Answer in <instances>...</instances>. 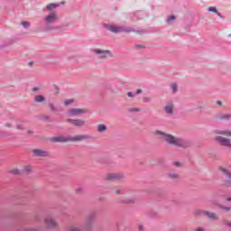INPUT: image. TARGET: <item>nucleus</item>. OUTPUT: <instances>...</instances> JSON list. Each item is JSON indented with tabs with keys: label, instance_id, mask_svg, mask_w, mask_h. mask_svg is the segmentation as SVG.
<instances>
[{
	"label": "nucleus",
	"instance_id": "c85d7f7f",
	"mask_svg": "<svg viewBox=\"0 0 231 231\" xmlns=\"http://www.w3.org/2000/svg\"><path fill=\"white\" fill-rule=\"evenodd\" d=\"M171 89L173 93H176V91H178V85L176 83H173L171 85Z\"/></svg>",
	"mask_w": 231,
	"mask_h": 231
},
{
	"label": "nucleus",
	"instance_id": "b1692460",
	"mask_svg": "<svg viewBox=\"0 0 231 231\" xmlns=\"http://www.w3.org/2000/svg\"><path fill=\"white\" fill-rule=\"evenodd\" d=\"M168 176L171 178V180H178V178H180L178 173H169Z\"/></svg>",
	"mask_w": 231,
	"mask_h": 231
},
{
	"label": "nucleus",
	"instance_id": "6e6552de",
	"mask_svg": "<svg viewBox=\"0 0 231 231\" xmlns=\"http://www.w3.org/2000/svg\"><path fill=\"white\" fill-rule=\"evenodd\" d=\"M95 221V215H88L86 218L84 230L89 231L93 227V223Z\"/></svg>",
	"mask_w": 231,
	"mask_h": 231
},
{
	"label": "nucleus",
	"instance_id": "423d86ee",
	"mask_svg": "<svg viewBox=\"0 0 231 231\" xmlns=\"http://www.w3.org/2000/svg\"><path fill=\"white\" fill-rule=\"evenodd\" d=\"M224 176L227 178V180L223 181L224 187H231V171L226 168L220 167L218 169Z\"/></svg>",
	"mask_w": 231,
	"mask_h": 231
},
{
	"label": "nucleus",
	"instance_id": "79ce46f5",
	"mask_svg": "<svg viewBox=\"0 0 231 231\" xmlns=\"http://www.w3.org/2000/svg\"><path fill=\"white\" fill-rule=\"evenodd\" d=\"M5 125V127H12V124H10V123H6Z\"/></svg>",
	"mask_w": 231,
	"mask_h": 231
},
{
	"label": "nucleus",
	"instance_id": "c756f323",
	"mask_svg": "<svg viewBox=\"0 0 231 231\" xmlns=\"http://www.w3.org/2000/svg\"><path fill=\"white\" fill-rule=\"evenodd\" d=\"M129 113H140L139 108H128Z\"/></svg>",
	"mask_w": 231,
	"mask_h": 231
},
{
	"label": "nucleus",
	"instance_id": "864d4df0",
	"mask_svg": "<svg viewBox=\"0 0 231 231\" xmlns=\"http://www.w3.org/2000/svg\"><path fill=\"white\" fill-rule=\"evenodd\" d=\"M1 134H6V133H5V132H2V133H1Z\"/></svg>",
	"mask_w": 231,
	"mask_h": 231
},
{
	"label": "nucleus",
	"instance_id": "5fc2aeb1",
	"mask_svg": "<svg viewBox=\"0 0 231 231\" xmlns=\"http://www.w3.org/2000/svg\"><path fill=\"white\" fill-rule=\"evenodd\" d=\"M217 195H213V198H217Z\"/></svg>",
	"mask_w": 231,
	"mask_h": 231
},
{
	"label": "nucleus",
	"instance_id": "49530a36",
	"mask_svg": "<svg viewBox=\"0 0 231 231\" xmlns=\"http://www.w3.org/2000/svg\"><path fill=\"white\" fill-rule=\"evenodd\" d=\"M217 15L218 17L223 18V16L221 15V13L217 12Z\"/></svg>",
	"mask_w": 231,
	"mask_h": 231
},
{
	"label": "nucleus",
	"instance_id": "8fccbe9b",
	"mask_svg": "<svg viewBox=\"0 0 231 231\" xmlns=\"http://www.w3.org/2000/svg\"><path fill=\"white\" fill-rule=\"evenodd\" d=\"M54 87L56 88V90H57L56 95H59V87H57V86H54Z\"/></svg>",
	"mask_w": 231,
	"mask_h": 231
},
{
	"label": "nucleus",
	"instance_id": "dca6fc26",
	"mask_svg": "<svg viewBox=\"0 0 231 231\" xmlns=\"http://www.w3.org/2000/svg\"><path fill=\"white\" fill-rule=\"evenodd\" d=\"M216 134H220L222 136H226L227 138L231 137V131L230 130H216Z\"/></svg>",
	"mask_w": 231,
	"mask_h": 231
},
{
	"label": "nucleus",
	"instance_id": "7ed1b4c3",
	"mask_svg": "<svg viewBox=\"0 0 231 231\" xmlns=\"http://www.w3.org/2000/svg\"><path fill=\"white\" fill-rule=\"evenodd\" d=\"M195 216H204L209 221H219V215L214 211L210 210H203V209H196L194 211Z\"/></svg>",
	"mask_w": 231,
	"mask_h": 231
},
{
	"label": "nucleus",
	"instance_id": "0eeeda50",
	"mask_svg": "<svg viewBox=\"0 0 231 231\" xmlns=\"http://www.w3.org/2000/svg\"><path fill=\"white\" fill-rule=\"evenodd\" d=\"M125 176L124 173L116 172V173H108L106 175V180L108 181H120L121 180H124Z\"/></svg>",
	"mask_w": 231,
	"mask_h": 231
},
{
	"label": "nucleus",
	"instance_id": "cd10ccee",
	"mask_svg": "<svg viewBox=\"0 0 231 231\" xmlns=\"http://www.w3.org/2000/svg\"><path fill=\"white\" fill-rule=\"evenodd\" d=\"M83 229L81 227L79 226H72L69 228V231H82Z\"/></svg>",
	"mask_w": 231,
	"mask_h": 231
},
{
	"label": "nucleus",
	"instance_id": "58836bf2",
	"mask_svg": "<svg viewBox=\"0 0 231 231\" xmlns=\"http://www.w3.org/2000/svg\"><path fill=\"white\" fill-rule=\"evenodd\" d=\"M142 93V89L141 88H138L137 90H136V94L135 95H140Z\"/></svg>",
	"mask_w": 231,
	"mask_h": 231
},
{
	"label": "nucleus",
	"instance_id": "e433bc0d",
	"mask_svg": "<svg viewBox=\"0 0 231 231\" xmlns=\"http://www.w3.org/2000/svg\"><path fill=\"white\" fill-rule=\"evenodd\" d=\"M173 165H174L175 167H180V162H173Z\"/></svg>",
	"mask_w": 231,
	"mask_h": 231
},
{
	"label": "nucleus",
	"instance_id": "f8f14e48",
	"mask_svg": "<svg viewBox=\"0 0 231 231\" xmlns=\"http://www.w3.org/2000/svg\"><path fill=\"white\" fill-rule=\"evenodd\" d=\"M45 224L47 225V227H49V228H56V226H59L57 221H55V219H53L51 217H47L45 219Z\"/></svg>",
	"mask_w": 231,
	"mask_h": 231
},
{
	"label": "nucleus",
	"instance_id": "7c9ffc66",
	"mask_svg": "<svg viewBox=\"0 0 231 231\" xmlns=\"http://www.w3.org/2000/svg\"><path fill=\"white\" fill-rule=\"evenodd\" d=\"M10 172L11 174H14L15 176L21 174V171L17 169L12 170Z\"/></svg>",
	"mask_w": 231,
	"mask_h": 231
},
{
	"label": "nucleus",
	"instance_id": "6ab92c4d",
	"mask_svg": "<svg viewBox=\"0 0 231 231\" xmlns=\"http://www.w3.org/2000/svg\"><path fill=\"white\" fill-rule=\"evenodd\" d=\"M107 131V126L106 125H97V133H106Z\"/></svg>",
	"mask_w": 231,
	"mask_h": 231
},
{
	"label": "nucleus",
	"instance_id": "aec40b11",
	"mask_svg": "<svg viewBox=\"0 0 231 231\" xmlns=\"http://www.w3.org/2000/svg\"><path fill=\"white\" fill-rule=\"evenodd\" d=\"M49 107L52 113H59V108L55 106V104H53V102L49 103Z\"/></svg>",
	"mask_w": 231,
	"mask_h": 231
},
{
	"label": "nucleus",
	"instance_id": "a211bd4d",
	"mask_svg": "<svg viewBox=\"0 0 231 231\" xmlns=\"http://www.w3.org/2000/svg\"><path fill=\"white\" fill-rule=\"evenodd\" d=\"M120 203H125V205H133V204L136 203V199H126L120 200Z\"/></svg>",
	"mask_w": 231,
	"mask_h": 231
},
{
	"label": "nucleus",
	"instance_id": "4be33fe9",
	"mask_svg": "<svg viewBox=\"0 0 231 231\" xmlns=\"http://www.w3.org/2000/svg\"><path fill=\"white\" fill-rule=\"evenodd\" d=\"M60 6V4H50L47 5V10L51 11L55 10V8Z\"/></svg>",
	"mask_w": 231,
	"mask_h": 231
},
{
	"label": "nucleus",
	"instance_id": "37998d69",
	"mask_svg": "<svg viewBox=\"0 0 231 231\" xmlns=\"http://www.w3.org/2000/svg\"><path fill=\"white\" fill-rule=\"evenodd\" d=\"M27 134H33V130H28V131H27Z\"/></svg>",
	"mask_w": 231,
	"mask_h": 231
},
{
	"label": "nucleus",
	"instance_id": "a878e982",
	"mask_svg": "<svg viewBox=\"0 0 231 231\" xmlns=\"http://www.w3.org/2000/svg\"><path fill=\"white\" fill-rule=\"evenodd\" d=\"M75 102V99H67L64 101V106H69L70 104H73Z\"/></svg>",
	"mask_w": 231,
	"mask_h": 231
},
{
	"label": "nucleus",
	"instance_id": "1a4fd4ad",
	"mask_svg": "<svg viewBox=\"0 0 231 231\" xmlns=\"http://www.w3.org/2000/svg\"><path fill=\"white\" fill-rule=\"evenodd\" d=\"M68 113L71 116H79V115H84V114L88 113V111L86 109H83V108H70L68 111Z\"/></svg>",
	"mask_w": 231,
	"mask_h": 231
},
{
	"label": "nucleus",
	"instance_id": "f3484780",
	"mask_svg": "<svg viewBox=\"0 0 231 231\" xmlns=\"http://www.w3.org/2000/svg\"><path fill=\"white\" fill-rule=\"evenodd\" d=\"M217 120L228 121L231 118V115H218L216 116Z\"/></svg>",
	"mask_w": 231,
	"mask_h": 231
},
{
	"label": "nucleus",
	"instance_id": "09e8293b",
	"mask_svg": "<svg viewBox=\"0 0 231 231\" xmlns=\"http://www.w3.org/2000/svg\"><path fill=\"white\" fill-rule=\"evenodd\" d=\"M16 129H23V127L21 126V125H17Z\"/></svg>",
	"mask_w": 231,
	"mask_h": 231
},
{
	"label": "nucleus",
	"instance_id": "2eb2a0df",
	"mask_svg": "<svg viewBox=\"0 0 231 231\" xmlns=\"http://www.w3.org/2000/svg\"><path fill=\"white\" fill-rule=\"evenodd\" d=\"M164 111L167 115H172L174 113V104L172 103H168L164 106Z\"/></svg>",
	"mask_w": 231,
	"mask_h": 231
},
{
	"label": "nucleus",
	"instance_id": "39448f33",
	"mask_svg": "<svg viewBox=\"0 0 231 231\" xmlns=\"http://www.w3.org/2000/svg\"><path fill=\"white\" fill-rule=\"evenodd\" d=\"M215 141L218 143L222 147H226L227 149H231V139L223 137L221 135H217Z\"/></svg>",
	"mask_w": 231,
	"mask_h": 231
},
{
	"label": "nucleus",
	"instance_id": "c9c22d12",
	"mask_svg": "<svg viewBox=\"0 0 231 231\" xmlns=\"http://www.w3.org/2000/svg\"><path fill=\"white\" fill-rule=\"evenodd\" d=\"M24 171H25L26 172H30V171H32V166H26V167L24 168Z\"/></svg>",
	"mask_w": 231,
	"mask_h": 231
},
{
	"label": "nucleus",
	"instance_id": "a18cd8bd",
	"mask_svg": "<svg viewBox=\"0 0 231 231\" xmlns=\"http://www.w3.org/2000/svg\"><path fill=\"white\" fill-rule=\"evenodd\" d=\"M217 106H223V103L221 101H217Z\"/></svg>",
	"mask_w": 231,
	"mask_h": 231
},
{
	"label": "nucleus",
	"instance_id": "a19ab883",
	"mask_svg": "<svg viewBox=\"0 0 231 231\" xmlns=\"http://www.w3.org/2000/svg\"><path fill=\"white\" fill-rule=\"evenodd\" d=\"M150 101H151V99H149L148 97L143 98V102H150Z\"/></svg>",
	"mask_w": 231,
	"mask_h": 231
},
{
	"label": "nucleus",
	"instance_id": "72a5a7b5",
	"mask_svg": "<svg viewBox=\"0 0 231 231\" xmlns=\"http://www.w3.org/2000/svg\"><path fill=\"white\" fill-rule=\"evenodd\" d=\"M127 96L130 97V98H134V93H133V92H128L127 93Z\"/></svg>",
	"mask_w": 231,
	"mask_h": 231
},
{
	"label": "nucleus",
	"instance_id": "412c9836",
	"mask_svg": "<svg viewBox=\"0 0 231 231\" xmlns=\"http://www.w3.org/2000/svg\"><path fill=\"white\" fill-rule=\"evenodd\" d=\"M45 100H46V98L43 96H41V95H37L34 97V102H37V103L44 102Z\"/></svg>",
	"mask_w": 231,
	"mask_h": 231
},
{
	"label": "nucleus",
	"instance_id": "2f4dec72",
	"mask_svg": "<svg viewBox=\"0 0 231 231\" xmlns=\"http://www.w3.org/2000/svg\"><path fill=\"white\" fill-rule=\"evenodd\" d=\"M208 11L212 12L213 14H217V9L216 7H209Z\"/></svg>",
	"mask_w": 231,
	"mask_h": 231
},
{
	"label": "nucleus",
	"instance_id": "393cba45",
	"mask_svg": "<svg viewBox=\"0 0 231 231\" xmlns=\"http://www.w3.org/2000/svg\"><path fill=\"white\" fill-rule=\"evenodd\" d=\"M115 194H116L117 196L124 194V188H116L115 190Z\"/></svg>",
	"mask_w": 231,
	"mask_h": 231
},
{
	"label": "nucleus",
	"instance_id": "20e7f679",
	"mask_svg": "<svg viewBox=\"0 0 231 231\" xmlns=\"http://www.w3.org/2000/svg\"><path fill=\"white\" fill-rule=\"evenodd\" d=\"M105 27L106 28V30H108L109 32H112V33H131L132 32H136L134 29L132 28H124L122 26H118V25H109V24H106Z\"/></svg>",
	"mask_w": 231,
	"mask_h": 231
},
{
	"label": "nucleus",
	"instance_id": "f03ea898",
	"mask_svg": "<svg viewBox=\"0 0 231 231\" xmlns=\"http://www.w3.org/2000/svg\"><path fill=\"white\" fill-rule=\"evenodd\" d=\"M81 140H89V135H76L71 136H55L51 138V142L54 143H66V142H81Z\"/></svg>",
	"mask_w": 231,
	"mask_h": 231
},
{
	"label": "nucleus",
	"instance_id": "3c124183",
	"mask_svg": "<svg viewBox=\"0 0 231 231\" xmlns=\"http://www.w3.org/2000/svg\"><path fill=\"white\" fill-rule=\"evenodd\" d=\"M139 230L140 231L143 230V226H139Z\"/></svg>",
	"mask_w": 231,
	"mask_h": 231
},
{
	"label": "nucleus",
	"instance_id": "603ef678",
	"mask_svg": "<svg viewBox=\"0 0 231 231\" xmlns=\"http://www.w3.org/2000/svg\"><path fill=\"white\" fill-rule=\"evenodd\" d=\"M29 64H30V66H32V64H33V62H32V61H31V62H29Z\"/></svg>",
	"mask_w": 231,
	"mask_h": 231
},
{
	"label": "nucleus",
	"instance_id": "ddd939ff",
	"mask_svg": "<svg viewBox=\"0 0 231 231\" xmlns=\"http://www.w3.org/2000/svg\"><path fill=\"white\" fill-rule=\"evenodd\" d=\"M57 21V14L51 13L45 19L46 24H51V23H55Z\"/></svg>",
	"mask_w": 231,
	"mask_h": 231
},
{
	"label": "nucleus",
	"instance_id": "bb28decb",
	"mask_svg": "<svg viewBox=\"0 0 231 231\" xmlns=\"http://www.w3.org/2000/svg\"><path fill=\"white\" fill-rule=\"evenodd\" d=\"M22 26H23V28H30V22L28 21L22 22Z\"/></svg>",
	"mask_w": 231,
	"mask_h": 231
},
{
	"label": "nucleus",
	"instance_id": "de8ad7c7",
	"mask_svg": "<svg viewBox=\"0 0 231 231\" xmlns=\"http://www.w3.org/2000/svg\"><path fill=\"white\" fill-rule=\"evenodd\" d=\"M32 91H39V88H37V87L33 88Z\"/></svg>",
	"mask_w": 231,
	"mask_h": 231
},
{
	"label": "nucleus",
	"instance_id": "9d476101",
	"mask_svg": "<svg viewBox=\"0 0 231 231\" xmlns=\"http://www.w3.org/2000/svg\"><path fill=\"white\" fill-rule=\"evenodd\" d=\"M34 155L38 156V158H48L50 156L49 151H44L41 149H34L32 150Z\"/></svg>",
	"mask_w": 231,
	"mask_h": 231
},
{
	"label": "nucleus",
	"instance_id": "473e14b6",
	"mask_svg": "<svg viewBox=\"0 0 231 231\" xmlns=\"http://www.w3.org/2000/svg\"><path fill=\"white\" fill-rule=\"evenodd\" d=\"M170 21H176V16H174V15L169 16V17H168V23H169Z\"/></svg>",
	"mask_w": 231,
	"mask_h": 231
},
{
	"label": "nucleus",
	"instance_id": "ea45409f",
	"mask_svg": "<svg viewBox=\"0 0 231 231\" xmlns=\"http://www.w3.org/2000/svg\"><path fill=\"white\" fill-rule=\"evenodd\" d=\"M196 231H205V228H203V227H199V228L196 229Z\"/></svg>",
	"mask_w": 231,
	"mask_h": 231
},
{
	"label": "nucleus",
	"instance_id": "5701e85b",
	"mask_svg": "<svg viewBox=\"0 0 231 231\" xmlns=\"http://www.w3.org/2000/svg\"><path fill=\"white\" fill-rule=\"evenodd\" d=\"M218 208H220L221 210H224L225 212H230L231 210L230 207H226L225 205H218Z\"/></svg>",
	"mask_w": 231,
	"mask_h": 231
},
{
	"label": "nucleus",
	"instance_id": "4468645a",
	"mask_svg": "<svg viewBox=\"0 0 231 231\" xmlns=\"http://www.w3.org/2000/svg\"><path fill=\"white\" fill-rule=\"evenodd\" d=\"M94 51L97 54L100 55L101 59H106L109 53H111V51H102L99 49L94 50Z\"/></svg>",
	"mask_w": 231,
	"mask_h": 231
},
{
	"label": "nucleus",
	"instance_id": "9b49d317",
	"mask_svg": "<svg viewBox=\"0 0 231 231\" xmlns=\"http://www.w3.org/2000/svg\"><path fill=\"white\" fill-rule=\"evenodd\" d=\"M67 122L72 124L74 127H83V125H86V121L82 119H68Z\"/></svg>",
	"mask_w": 231,
	"mask_h": 231
},
{
	"label": "nucleus",
	"instance_id": "f257e3e1",
	"mask_svg": "<svg viewBox=\"0 0 231 231\" xmlns=\"http://www.w3.org/2000/svg\"><path fill=\"white\" fill-rule=\"evenodd\" d=\"M155 134L161 135L163 137L164 142L168 143V145H174V147H180L181 149H188L190 147V141L183 140L180 137H176L171 134H166L165 132H162L157 130Z\"/></svg>",
	"mask_w": 231,
	"mask_h": 231
},
{
	"label": "nucleus",
	"instance_id": "c03bdc74",
	"mask_svg": "<svg viewBox=\"0 0 231 231\" xmlns=\"http://www.w3.org/2000/svg\"><path fill=\"white\" fill-rule=\"evenodd\" d=\"M136 48H144L143 45L137 44L135 45Z\"/></svg>",
	"mask_w": 231,
	"mask_h": 231
},
{
	"label": "nucleus",
	"instance_id": "f704fd0d",
	"mask_svg": "<svg viewBox=\"0 0 231 231\" xmlns=\"http://www.w3.org/2000/svg\"><path fill=\"white\" fill-rule=\"evenodd\" d=\"M81 192H84V189L82 188H79L76 189L77 194H80Z\"/></svg>",
	"mask_w": 231,
	"mask_h": 231
},
{
	"label": "nucleus",
	"instance_id": "4c0bfd02",
	"mask_svg": "<svg viewBox=\"0 0 231 231\" xmlns=\"http://www.w3.org/2000/svg\"><path fill=\"white\" fill-rule=\"evenodd\" d=\"M24 231H37V229L30 227L26 228Z\"/></svg>",
	"mask_w": 231,
	"mask_h": 231
}]
</instances>
